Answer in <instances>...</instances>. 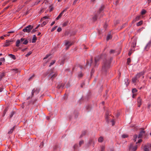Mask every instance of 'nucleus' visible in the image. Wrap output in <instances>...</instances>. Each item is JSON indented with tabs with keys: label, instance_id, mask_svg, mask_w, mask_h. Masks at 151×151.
<instances>
[{
	"label": "nucleus",
	"instance_id": "obj_1",
	"mask_svg": "<svg viewBox=\"0 0 151 151\" xmlns=\"http://www.w3.org/2000/svg\"><path fill=\"white\" fill-rule=\"evenodd\" d=\"M40 89L39 88H34L32 91L31 95L28 97L27 99H30L31 101L29 102V104H34L36 101L38 97V94L39 93Z\"/></svg>",
	"mask_w": 151,
	"mask_h": 151
},
{
	"label": "nucleus",
	"instance_id": "obj_2",
	"mask_svg": "<svg viewBox=\"0 0 151 151\" xmlns=\"http://www.w3.org/2000/svg\"><path fill=\"white\" fill-rule=\"evenodd\" d=\"M112 59V58H111L110 59H105L104 60L102 65V71L106 72L107 70L110 68Z\"/></svg>",
	"mask_w": 151,
	"mask_h": 151
},
{
	"label": "nucleus",
	"instance_id": "obj_3",
	"mask_svg": "<svg viewBox=\"0 0 151 151\" xmlns=\"http://www.w3.org/2000/svg\"><path fill=\"white\" fill-rule=\"evenodd\" d=\"M49 74L48 76L49 78L51 79L52 81L58 75L57 72L54 71L52 69L48 70L46 72L44 73V75L46 76Z\"/></svg>",
	"mask_w": 151,
	"mask_h": 151
},
{
	"label": "nucleus",
	"instance_id": "obj_4",
	"mask_svg": "<svg viewBox=\"0 0 151 151\" xmlns=\"http://www.w3.org/2000/svg\"><path fill=\"white\" fill-rule=\"evenodd\" d=\"M104 6H102L101 8L99 9V12L97 13V14L95 15V16L93 17V19L95 21L96 20L97 18H99V16L101 13L103 11L104 9Z\"/></svg>",
	"mask_w": 151,
	"mask_h": 151
},
{
	"label": "nucleus",
	"instance_id": "obj_5",
	"mask_svg": "<svg viewBox=\"0 0 151 151\" xmlns=\"http://www.w3.org/2000/svg\"><path fill=\"white\" fill-rule=\"evenodd\" d=\"M33 26L31 25H29L25 27L23 29V31L24 32L29 33L30 32L31 30L33 29Z\"/></svg>",
	"mask_w": 151,
	"mask_h": 151
},
{
	"label": "nucleus",
	"instance_id": "obj_6",
	"mask_svg": "<svg viewBox=\"0 0 151 151\" xmlns=\"http://www.w3.org/2000/svg\"><path fill=\"white\" fill-rule=\"evenodd\" d=\"M102 56V55L98 56L95 58V62L94 64V67H97L98 66L99 64V62L100 59V58H101Z\"/></svg>",
	"mask_w": 151,
	"mask_h": 151
},
{
	"label": "nucleus",
	"instance_id": "obj_7",
	"mask_svg": "<svg viewBox=\"0 0 151 151\" xmlns=\"http://www.w3.org/2000/svg\"><path fill=\"white\" fill-rule=\"evenodd\" d=\"M137 148V145H134V144L131 143L129 147V150L131 151H136Z\"/></svg>",
	"mask_w": 151,
	"mask_h": 151
},
{
	"label": "nucleus",
	"instance_id": "obj_8",
	"mask_svg": "<svg viewBox=\"0 0 151 151\" xmlns=\"http://www.w3.org/2000/svg\"><path fill=\"white\" fill-rule=\"evenodd\" d=\"M151 46V40L149 41L148 43L146 44L144 50L145 51H147L148 50Z\"/></svg>",
	"mask_w": 151,
	"mask_h": 151
},
{
	"label": "nucleus",
	"instance_id": "obj_9",
	"mask_svg": "<svg viewBox=\"0 0 151 151\" xmlns=\"http://www.w3.org/2000/svg\"><path fill=\"white\" fill-rule=\"evenodd\" d=\"M145 73V71H143L137 73L135 76L138 79L141 76H142L143 78L144 77L143 75Z\"/></svg>",
	"mask_w": 151,
	"mask_h": 151
},
{
	"label": "nucleus",
	"instance_id": "obj_10",
	"mask_svg": "<svg viewBox=\"0 0 151 151\" xmlns=\"http://www.w3.org/2000/svg\"><path fill=\"white\" fill-rule=\"evenodd\" d=\"M25 40V38H22L20 40H17L16 43V46L18 47L19 46V44L21 42L22 43Z\"/></svg>",
	"mask_w": 151,
	"mask_h": 151
},
{
	"label": "nucleus",
	"instance_id": "obj_11",
	"mask_svg": "<svg viewBox=\"0 0 151 151\" xmlns=\"http://www.w3.org/2000/svg\"><path fill=\"white\" fill-rule=\"evenodd\" d=\"M149 149H151V144H147L145 146L144 150V151H150Z\"/></svg>",
	"mask_w": 151,
	"mask_h": 151
},
{
	"label": "nucleus",
	"instance_id": "obj_12",
	"mask_svg": "<svg viewBox=\"0 0 151 151\" xmlns=\"http://www.w3.org/2000/svg\"><path fill=\"white\" fill-rule=\"evenodd\" d=\"M69 8L68 7H67L65 9L63 10L61 12L60 14L58 15V17L56 18V20H58L62 16L63 13L64 12H65L66 11L67 9H68Z\"/></svg>",
	"mask_w": 151,
	"mask_h": 151
},
{
	"label": "nucleus",
	"instance_id": "obj_13",
	"mask_svg": "<svg viewBox=\"0 0 151 151\" xmlns=\"http://www.w3.org/2000/svg\"><path fill=\"white\" fill-rule=\"evenodd\" d=\"M73 44V42H71L68 41H66L65 42V45L66 46V50L68 49L69 47L71 46Z\"/></svg>",
	"mask_w": 151,
	"mask_h": 151
},
{
	"label": "nucleus",
	"instance_id": "obj_14",
	"mask_svg": "<svg viewBox=\"0 0 151 151\" xmlns=\"http://www.w3.org/2000/svg\"><path fill=\"white\" fill-rule=\"evenodd\" d=\"M137 42V39L136 38H134L133 39L132 42V43L131 47H133V48H134L136 46Z\"/></svg>",
	"mask_w": 151,
	"mask_h": 151
},
{
	"label": "nucleus",
	"instance_id": "obj_15",
	"mask_svg": "<svg viewBox=\"0 0 151 151\" xmlns=\"http://www.w3.org/2000/svg\"><path fill=\"white\" fill-rule=\"evenodd\" d=\"M92 143L93 144V145L94 146V142L93 141V139H92L91 138L89 139L88 142L87 143V145L88 146V147H89Z\"/></svg>",
	"mask_w": 151,
	"mask_h": 151
},
{
	"label": "nucleus",
	"instance_id": "obj_16",
	"mask_svg": "<svg viewBox=\"0 0 151 151\" xmlns=\"http://www.w3.org/2000/svg\"><path fill=\"white\" fill-rule=\"evenodd\" d=\"M138 107H140L142 104V99L140 96L137 99Z\"/></svg>",
	"mask_w": 151,
	"mask_h": 151
},
{
	"label": "nucleus",
	"instance_id": "obj_17",
	"mask_svg": "<svg viewBox=\"0 0 151 151\" xmlns=\"http://www.w3.org/2000/svg\"><path fill=\"white\" fill-rule=\"evenodd\" d=\"M132 81L133 83L135 84L137 81H139V80L135 76L132 78Z\"/></svg>",
	"mask_w": 151,
	"mask_h": 151
},
{
	"label": "nucleus",
	"instance_id": "obj_18",
	"mask_svg": "<svg viewBox=\"0 0 151 151\" xmlns=\"http://www.w3.org/2000/svg\"><path fill=\"white\" fill-rule=\"evenodd\" d=\"M65 85L64 83H59L57 86V88L58 89L63 88Z\"/></svg>",
	"mask_w": 151,
	"mask_h": 151
},
{
	"label": "nucleus",
	"instance_id": "obj_19",
	"mask_svg": "<svg viewBox=\"0 0 151 151\" xmlns=\"http://www.w3.org/2000/svg\"><path fill=\"white\" fill-rule=\"evenodd\" d=\"M145 131L144 130L141 131L138 135V138H141L143 136V134H145Z\"/></svg>",
	"mask_w": 151,
	"mask_h": 151
},
{
	"label": "nucleus",
	"instance_id": "obj_20",
	"mask_svg": "<svg viewBox=\"0 0 151 151\" xmlns=\"http://www.w3.org/2000/svg\"><path fill=\"white\" fill-rule=\"evenodd\" d=\"M5 74L6 73L5 72H3L2 73H0V81L5 76Z\"/></svg>",
	"mask_w": 151,
	"mask_h": 151
},
{
	"label": "nucleus",
	"instance_id": "obj_21",
	"mask_svg": "<svg viewBox=\"0 0 151 151\" xmlns=\"http://www.w3.org/2000/svg\"><path fill=\"white\" fill-rule=\"evenodd\" d=\"M15 126H14L12 128L10 129L8 132V133L9 134H12L15 129Z\"/></svg>",
	"mask_w": 151,
	"mask_h": 151
},
{
	"label": "nucleus",
	"instance_id": "obj_22",
	"mask_svg": "<svg viewBox=\"0 0 151 151\" xmlns=\"http://www.w3.org/2000/svg\"><path fill=\"white\" fill-rule=\"evenodd\" d=\"M68 24H70L69 21L68 20H67L63 23L62 24V25L63 27H64L67 26Z\"/></svg>",
	"mask_w": 151,
	"mask_h": 151
},
{
	"label": "nucleus",
	"instance_id": "obj_23",
	"mask_svg": "<svg viewBox=\"0 0 151 151\" xmlns=\"http://www.w3.org/2000/svg\"><path fill=\"white\" fill-rule=\"evenodd\" d=\"M11 41L9 40H6L5 43L4 44V46L7 47L9 45Z\"/></svg>",
	"mask_w": 151,
	"mask_h": 151
},
{
	"label": "nucleus",
	"instance_id": "obj_24",
	"mask_svg": "<svg viewBox=\"0 0 151 151\" xmlns=\"http://www.w3.org/2000/svg\"><path fill=\"white\" fill-rule=\"evenodd\" d=\"M8 56H9L11 58L13 59L14 60H15L16 59V58L15 56L12 54H9L8 55Z\"/></svg>",
	"mask_w": 151,
	"mask_h": 151
},
{
	"label": "nucleus",
	"instance_id": "obj_25",
	"mask_svg": "<svg viewBox=\"0 0 151 151\" xmlns=\"http://www.w3.org/2000/svg\"><path fill=\"white\" fill-rule=\"evenodd\" d=\"M141 17L140 15H139L137 16L134 19L133 21L135 22L137 21H138L139 20Z\"/></svg>",
	"mask_w": 151,
	"mask_h": 151
},
{
	"label": "nucleus",
	"instance_id": "obj_26",
	"mask_svg": "<svg viewBox=\"0 0 151 151\" xmlns=\"http://www.w3.org/2000/svg\"><path fill=\"white\" fill-rule=\"evenodd\" d=\"M103 140V138L102 136L100 137L98 139V141L99 142H102Z\"/></svg>",
	"mask_w": 151,
	"mask_h": 151
},
{
	"label": "nucleus",
	"instance_id": "obj_27",
	"mask_svg": "<svg viewBox=\"0 0 151 151\" xmlns=\"http://www.w3.org/2000/svg\"><path fill=\"white\" fill-rule=\"evenodd\" d=\"M37 40V38L35 35H33V37L32 38V42L35 43L36 42V40Z\"/></svg>",
	"mask_w": 151,
	"mask_h": 151
},
{
	"label": "nucleus",
	"instance_id": "obj_28",
	"mask_svg": "<svg viewBox=\"0 0 151 151\" xmlns=\"http://www.w3.org/2000/svg\"><path fill=\"white\" fill-rule=\"evenodd\" d=\"M12 70L13 71L14 73H16L18 72H20V71L17 68L13 69Z\"/></svg>",
	"mask_w": 151,
	"mask_h": 151
},
{
	"label": "nucleus",
	"instance_id": "obj_29",
	"mask_svg": "<svg viewBox=\"0 0 151 151\" xmlns=\"http://www.w3.org/2000/svg\"><path fill=\"white\" fill-rule=\"evenodd\" d=\"M112 37L111 35L110 34H108L106 37V40L108 41Z\"/></svg>",
	"mask_w": 151,
	"mask_h": 151
},
{
	"label": "nucleus",
	"instance_id": "obj_30",
	"mask_svg": "<svg viewBox=\"0 0 151 151\" xmlns=\"http://www.w3.org/2000/svg\"><path fill=\"white\" fill-rule=\"evenodd\" d=\"M109 114H108V113H106L105 118H106V121L108 123H109Z\"/></svg>",
	"mask_w": 151,
	"mask_h": 151
},
{
	"label": "nucleus",
	"instance_id": "obj_31",
	"mask_svg": "<svg viewBox=\"0 0 151 151\" xmlns=\"http://www.w3.org/2000/svg\"><path fill=\"white\" fill-rule=\"evenodd\" d=\"M125 84H126V85L127 86L129 84V79L128 78H126L125 79Z\"/></svg>",
	"mask_w": 151,
	"mask_h": 151
},
{
	"label": "nucleus",
	"instance_id": "obj_32",
	"mask_svg": "<svg viewBox=\"0 0 151 151\" xmlns=\"http://www.w3.org/2000/svg\"><path fill=\"white\" fill-rule=\"evenodd\" d=\"M28 43V41L27 40L25 39L24 41L23 42L22 44L24 45H27Z\"/></svg>",
	"mask_w": 151,
	"mask_h": 151
},
{
	"label": "nucleus",
	"instance_id": "obj_33",
	"mask_svg": "<svg viewBox=\"0 0 151 151\" xmlns=\"http://www.w3.org/2000/svg\"><path fill=\"white\" fill-rule=\"evenodd\" d=\"M142 23H143V21H141L139 22H138L137 23V26H140V25H141L142 24Z\"/></svg>",
	"mask_w": 151,
	"mask_h": 151
},
{
	"label": "nucleus",
	"instance_id": "obj_34",
	"mask_svg": "<svg viewBox=\"0 0 151 151\" xmlns=\"http://www.w3.org/2000/svg\"><path fill=\"white\" fill-rule=\"evenodd\" d=\"M86 134V132L84 131L82 132V133L81 134L80 137L82 138L83 136L85 135Z\"/></svg>",
	"mask_w": 151,
	"mask_h": 151
},
{
	"label": "nucleus",
	"instance_id": "obj_35",
	"mask_svg": "<svg viewBox=\"0 0 151 151\" xmlns=\"http://www.w3.org/2000/svg\"><path fill=\"white\" fill-rule=\"evenodd\" d=\"M137 134H135L133 136V140L134 141V142H135L136 140V139L137 137Z\"/></svg>",
	"mask_w": 151,
	"mask_h": 151
},
{
	"label": "nucleus",
	"instance_id": "obj_36",
	"mask_svg": "<svg viewBox=\"0 0 151 151\" xmlns=\"http://www.w3.org/2000/svg\"><path fill=\"white\" fill-rule=\"evenodd\" d=\"M146 12V11L145 10L143 9L142 10V11L141 12V14L142 15H144L145 14Z\"/></svg>",
	"mask_w": 151,
	"mask_h": 151
},
{
	"label": "nucleus",
	"instance_id": "obj_37",
	"mask_svg": "<svg viewBox=\"0 0 151 151\" xmlns=\"http://www.w3.org/2000/svg\"><path fill=\"white\" fill-rule=\"evenodd\" d=\"M137 89L136 88H134L132 89V92L133 93H134L137 92Z\"/></svg>",
	"mask_w": 151,
	"mask_h": 151
},
{
	"label": "nucleus",
	"instance_id": "obj_38",
	"mask_svg": "<svg viewBox=\"0 0 151 151\" xmlns=\"http://www.w3.org/2000/svg\"><path fill=\"white\" fill-rule=\"evenodd\" d=\"M83 73L81 72H80L78 73V76L79 78H81L83 76Z\"/></svg>",
	"mask_w": 151,
	"mask_h": 151
},
{
	"label": "nucleus",
	"instance_id": "obj_39",
	"mask_svg": "<svg viewBox=\"0 0 151 151\" xmlns=\"http://www.w3.org/2000/svg\"><path fill=\"white\" fill-rule=\"evenodd\" d=\"M131 61V60L129 58H128L127 59V64L128 65H129Z\"/></svg>",
	"mask_w": 151,
	"mask_h": 151
},
{
	"label": "nucleus",
	"instance_id": "obj_40",
	"mask_svg": "<svg viewBox=\"0 0 151 151\" xmlns=\"http://www.w3.org/2000/svg\"><path fill=\"white\" fill-rule=\"evenodd\" d=\"M32 53L31 51H29V52L25 55L26 57H28L29 55H30Z\"/></svg>",
	"mask_w": 151,
	"mask_h": 151
},
{
	"label": "nucleus",
	"instance_id": "obj_41",
	"mask_svg": "<svg viewBox=\"0 0 151 151\" xmlns=\"http://www.w3.org/2000/svg\"><path fill=\"white\" fill-rule=\"evenodd\" d=\"M58 26H55L54 27H52L51 30V32H52L54 31L57 27Z\"/></svg>",
	"mask_w": 151,
	"mask_h": 151
},
{
	"label": "nucleus",
	"instance_id": "obj_42",
	"mask_svg": "<svg viewBox=\"0 0 151 151\" xmlns=\"http://www.w3.org/2000/svg\"><path fill=\"white\" fill-rule=\"evenodd\" d=\"M65 58H63L62 60L60 62V65L63 64L64 63V62L65 61Z\"/></svg>",
	"mask_w": 151,
	"mask_h": 151
},
{
	"label": "nucleus",
	"instance_id": "obj_43",
	"mask_svg": "<svg viewBox=\"0 0 151 151\" xmlns=\"http://www.w3.org/2000/svg\"><path fill=\"white\" fill-rule=\"evenodd\" d=\"M47 23V22L46 21H43L41 24V27H43Z\"/></svg>",
	"mask_w": 151,
	"mask_h": 151
},
{
	"label": "nucleus",
	"instance_id": "obj_44",
	"mask_svg": "<svg viewBox=\"0 0 151 151\" xmlns=\"http://www.w3.org/2000/svg\"><path fill=\"white\" fill-rule=\"evenodd\" d=\"M128 137V135L127 134H124L122 135V137L123 138H125Z\"/></svg>",
	"mask_w": 151,
	"mask_h": 151
},
{
	"label": "nucleus",
	"instance_id": "obj_45",
	"mask_svg": "<svg viewBox=\"0 0 151 151\" xmlns=\"http://www.w3.org/2000/svg\"><path fill=\"white\" fill-rule=\"evenodd\" d=\"M49 17L46 16L44 17L42 19V20H43L44 19H46L49 18Z\"/></svg>",
	"mask_w": 151,
	"mask_h": 151
},
{
	"label": "nucleus",
	"instance_id": "obj_46",
	"mask_svg": "<svg viewBox=\"0 0 151 151\" xmlns=\"http://www.w3.org/2000/svg\"><path fill=\"white\" fill-rule=\"evenodd\" d=\"M55 62V60L52 61V62H51L50 64V65H49V66H51V65H53Z\"/></svg>",
	"mask_w": 151,
	"mask_h": 151
},
{
	"label": "nucleus",
	"instance_id": "obj_47",
	"mask_svg": "<svg viewBox=\"0 0 151 151\" xmlns=\"http://www.w3.org/2000/svg\"><path fill=\"white\" fill-rule=\"evenodd\" d=\"M0 61L4 62L5 61V59L4 58H1L0 59Z\"/></svg>",
	"mask_w": 151,
	"mask_h": 151
},
{
	"label": "nucleus",
	"instance_id": "obj_48",
	"mask_svg": "<svg viewBox=\"0 0 151 151\" xmlns=\"http://www.w3.org/2000/svg\"><path fill=\"white\" fill-rule=\"evenodd\" d=\"M14 111H12L11 113V114L10 115V118L11 117H12L14 115Z\"/></svg>",
	"mask_w": 151,
	"mask_h": 151
},
{
	"label": "nucleus",
	"instance_id": "obj_49",
	"mask_svg": "<svg viewBox=\"0 0 151 151\" xmlns=\"http://www.w3.org/2000/svg\"><path fill=\"white\" fill-rule=\"evenodd\" d=\"M105 146H102L101 147V151H104L105 149Z\"/></svg>",
	"mask_w": 151,
	"mask_h": 151
},
{
	"label": "nucleus",
	"instance_id": "obj_50",
	"mask_svg": "<svg viewBox=\"0 0 151 151\" xmlns=\"http://www.w3.org/2000/svg\"><path fill=\"white\" fill-rule=\"evenodd\" d=\"M83 143V140H81L79 142V145L80 146V147Z\"/></svg>",
	"mask_w": 151,
	"mask_h": 151
},
{
	"label": "nucleus",
	"instance_id": "obj_51",
	"mask_svg": "<svg viewBox=\"0 0 151 151\" xmlns=\"http://www.w3.org/2000/svg\"><path fill=\"white\" fill-rule=\"evenodd\" d=\"M114 52H115V50H111L109 52H110V54H112V53H114Z\"/></svg>",
	"mask_w": 151,
	"mask_h": 151
},
{
	"label": "nucleus",
	"instance_id": "obj_52",
	"mask_svg": "<svg viewBox=\"0 0 151 151\" xmlns=\"http://www.w3.org/2000/svg\"><path fill=\"white\" fill-rule=\"evenodd\" d=\"M111 122L112 123V126H113L115 124V122L114 119H112L111 121Z\"/></svg>",
	"mask_w": 151,
	"mask_h": 151
},
{
	"label": "nucleus",
	"instance_id": "obj_53",
	"mask_svg": "<svg viewBox=\"0 0 151 151\" xmlns=\"http://www.w3.org/2000/svg\"><path fill=\"white\" fill-rule=\"evenodd\" d=\"M61 30H62V29L61 27H59L57 29V31L58 32H60L61 31Z\"/></svg>",
	"mask_w": 151,
	"mask_h": 151
},
{
	"label": "nucleus",
	"instance_id": "obj_54",
	"mask_svg": "<svg viewBox=\"0 0 151 151\" xmlns=\"http://www.w3.org/2000/svg\"><path fill=\"white\" fill-rule=\"evenodd\" d=\"M40 0H38L37 1H36L35 4V5H36L38 4V3H39V2H40Z\"/></svg>",
	"mask_w": 151,
	"mask_h": 151
},
{
	"label": "nucleus",
	"instance_id": "obj_55",
	"mask_svg": "<svg viewBox=\"0 0 151 151\" xmlns=\"http://www.w3.org/2000/svg\"><path fill=\"white\" fill-rule=\"evenodd\" d=\"M37 31L36 29L35 28V29H33L32 32H31L32 33H34L35 32H36Z\"/></svg>",
	"mask_w": 151,
	"mask_h": 151
},
{
	"label": "nucleus",
	"instance_id": "obj_56",
	"mask_svg": "<svg viewBox=\"0 0 151 151\" xmlns=\"http://www.w3.org/2000/svg\"><path fill=\"white\" fill-rule=\"evenodd\" d=\"M78 1V0H74V1L73 3V5H75Z\"/></svg>",
	"mask_w": 151,
	"mask_h": 151
},
{
	"label": "nucleus",
	"instance_id": "obj_57",
	"mask_svg": "<svg viewBox=\"0 0 151 151\" xmlns=\"http://www.w3.org/2000/svg\"><path fill=\"white\" fill-rule=\"evenodd\" d=\"M142 141V140L141 139H139L138 140V141L136 142V144H137L138 143H139L141 142Z\"/></svg>",
	"mask_w": 151,
	"mask_h": 151
},
{
	"label": "nucleus",
	"instance_id": "obj_58",
	"mask_svg": "<svg viewBox=\"0 0 151 151\" xmlns=\"http://www.w3.org/2000/svg\"><path fill=\"white\" fill-rule=\"evenodd\" d=\"M6 109H5L4 112L3 114V116H4L5 115V114H6Z\"/></svg>",
	"mask_w": 151,
	"mask_h": 151
},
{
	"label": "nucleus",
	"instance_id": "obj_59",
	"mask_svg": "<svg viewBox=\"0 0 151 151\" xmlns=\"http://www.w3.org/2000/svg\"><path fill=\"white\" fill-rule=\"evenodd\" d=\"M10 36V35L9 34H6L4 35H3V36H4V37H6V36Z\"/></svg>",
	"mask_w": 151,
	"mask_h": 151
},
{
	"label": "nucleus",
	"instance_id": "obj_60",
	"mask_svg": "<svg viewBox=\"0 0 151 151\" xmlns=\"http://www.w3.org/2000/svg\"><path fill=\"white\" fill-rule=\"evenodd\" d=\"M55 23V22L53 21L52 22V23L50 25L51 26H52Z\"/></svg>",
	"mask_w": 151,
	"mask_h": 151
},
{
	"label": "nucleus",
	"instance_id": "obj_61",
	"mask_svg": "<svg viewBox=\"0 0 151 151\" xmlns=\"http://www.w3.org/2000/svg\"><path fill=\"white\" fill-rule=\"evenodd\" d=\"M24 103H23L21 107L22 108H24Z\"/></svg>",
	"mask_w": 151,
	"mask_h": 151
},
{
	"label": "nucleus",
	"instance_id": "obj_62",
	"mask_svg": "<svg viewBox=\"0 0 151 151\" xmlns=\"http://www.w3.org/2000/svg\"><path fill=\"white\" fill-rule=\"evenodd\" d=\"M9 6H8L5 8L4 9V10H6L9 7Z\"/></svg>",
	"mask_w": 151,
	"mask_h": 151
},
{
	"label": "nucleus",
	"instance_id": "obj_63",
	"mask_svg": "<svg viewBox=\"0 0 151 151\" xmlns=\"http://www.w3.org/2000/svg\"><path fill=\"white\" fill-rule=\"evenodd\" d=\"M43 145H44V143L43 142H42L41 143V144H40V147L41 146H42V147L43 146Z\"/></svg>",
	"mask_w": 151,
	"mask_h": 151
},
{
	"label": "nucleus",
	"instance_id": "obj_64",
	"mask_svg": "<svg viewBox=\"0 0 151 151\" xmlns=\"http://www.w3.org/2000/svg\"><path fill=\"white\" fill-rule=\"evenodd\" d=\"M49 56V55H46V56L45 58H44L43 59H47V58Z\"/></svg>",
	"mask_w": 151,
	"mask_h": 151
}]
</instances>
